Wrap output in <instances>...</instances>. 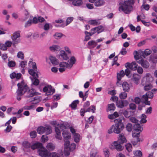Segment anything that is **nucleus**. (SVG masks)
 I'll return each instance as SVG.
<instances>
[{"mask_svg":"<svg viewBox=\"0 0 157 157\" xmlns=\"http://www.w3.org/2000/svg\"><path fill=\"white\" fill-rule=\"evenodd\" d=\"M18 89L17 93L18 96H21L27 92L26 97H31L34 95H36V91L33 89L29 90V88L26 85H25L23 81L21 82L18 83L17 84Z\"/></svg>","mask_w":157,"mask_h":157,"instance_id":"nucleus-1","label":"nucleus"},{"mask_svg":"<svg viewBox=\"0 0 157 157\" xmlns=\"http://www.w3.org/2000/svg\"><path fill=\"white\" fill-rule=\"evenodd\" d=\"M134 0L121 1L120 3L119 10L126 14L129 13L133 9L132 5L134 3Z\"/></svg>","mask_w":157,"mask_h":157,"instance_id":"nucleus-2","label":"nucleus"},{"mask_svg":"<svg viewBox=\"0 0 157 157\" xmlns=\"http://www.w3.org/2000/svg\"><path fill=\"white\" fill-rule=\"evenodd\" d=\"M32 69L29 70V73L33 76V78L31 77H30V78L32 81V84L35 86H37L40 82L39 80L37 78L39 77L38 75H40V73L37 71L36 64L35 63L32 65Z\"/></svg>","mask_w":157,"mask_h":157,"instance_id":"nucleus-3","label":"nucleus"},{"mask_svg":"<svg viewBox=\"0 0 157 157\" xmlns=\"http://www.w3.org/2000/svg\"><path fill=\"white\" fill-rule=\"evenodd\" d=\"M115 124L113 125L114 127V132L117 134H119L123 130L124 125L121 118L117 119L114 120Z\"/></svg>","mask_w":157,"mask_h":157,"instance_id":"nucleus-4","label":"nucleus"},{"mask_svg":"<svg viewBox=\"0 0 157 157\" xmlns=\"http://www.w3.org/2000/svg\"><path fill=\"white\" fill-rule=\"evenodd\" d=\"M126 67V69L125 70V72L123 70H122L120 73H117V84L118 86L119 84V81L121 80V78L123 77L125 75L129 77L130 74H131V70L128 67Z\"/></svg>","mask_w":157,"mask_h":157,"instance_id":"nucleus-5","label":"nucleus"},{"mask_svg":"<svg viewBox=\"0 0 157 157\" xmlns=\"http://www.w3.org/2000/svg\"><path fill=\"white\" fill-rule=\"evenodd\" d=\"M153 81V78L149 73H147L142 80L141 84L142 85H145V84H151Z\"/></svg>","mask_w":157,"mask_h":157,"instance_id":"nucleus-6","label":"nucleus"},{"mask_svg":"<svg viewBox=\"0 0 157 157\" xmlns=\"http://www.w3.org/2000/svg\"><path fill=\"white\" fill-rule=\"evenodd\" d=\"M63 136L64 141V145H68L70 144L69 140L71 139V133L69 131L65 130L63 131L62 133Z\"/></svg>","mask_w":157,"mask_h":157,"instance_id":"nucleus-7","label":"nucleus"},{"mask_svg":"<svg viewBox=\"0 0 157 157\" xmlns=\"http://www.w3.org/2000/svg\"><path fill=\"white\" fill-rule=\"evenodd\" d=\"M66 128V126L63 124H60L59 125V127H55V131L56 134V137L57 139L60 140L62 139L60 131L61 130H63Z\"/></svg>","mask_w":157,"mask_h":157,"instance_id":"nucleus-8","label":"nucleus"},{"mask_svg":"<svg viewBox=\"0 0 157 157\" xmlns=\"http://www.w3.org/2000/svg\"><path fill=\"white\" fill-rule=\"evenodd\" d=\"M38 153L39 155L42 157H49L50 153L42 146L38 150Z\"/></svg>","mask_w":157,"mask_h":157,"instance_id":"nucleus-9","label":"nucleus"},{"mask_svg":"<svg viewBox=\"0 0 157 157\" xmlns=\"http://www.w3.org/2000/svg\"><path fill=\"white\" fill-rule=\"evenodd\" d=\"M122 144L116 141L111 144L110 148L112 150L116 149L118 151H121L124 148Z\"/></svg>","mask_w":157,"mask_h":157,"instance_id":"nucleus-10","label":"nucleus"},{"mask_svg":"<svg viewBox=\"0 0 157 157\" xmlns=\"http://www.w3.org/2000/svg\"><path fill=\"white\" fill-rule=\"evenodd\" d=\"M140 133V132L136 133V132H133L132 133V136L133 139L132 141V143L134 146L140 144L139 142L140 140L139 138Z\"/></svg>","mask_w":157,"mask_h":157,"instance_id":"nucleus-11","label":"nucleus"},{"mask_svg":"<svg viewBox=\"0 0 157 157\" xmlns=\"http://www.w3.org/2000/svg\"><path fill=\"white\" fill-rule=\"evenodd\" d=\"M20 31L15 32L13 33V36H12V39L13 40L12 43L13 45L17 44L20 42V40L19 39L17 40V39L20 37Z\"/></svg>","mask_w":157,"mask_h":157,"instance_id":"nucleus-12","label":"nucleus"},{"mask_svg":"<svg viewBox=\"0 0 157 157\" xmlns=\"http://www.w3.org/2000/svg\"><path fill=\"white\" fill-rule=\"evenodd\" d=\"M137 62L144 68H148L150 66L149 62L147 60L144 59L142 58H141L140 60L137 61Z\"/></svg>","mask_w":157,"mask_h":157,"instance_id":"nucleus-13","label":"nucleus"},{"mask_svg":"<svg viewBox=\"0 0 157 157\" xmlns=\"http://www.w3.org/2000/svg\"><path fill=\"white\" fill-rule=\"evenodd\" d=\"M137 66V64L135 62H132L131 63H127L125 65V67H128L130 70H136Z\"/></svg>","mask_w":157,"mask_h":157,"instance_id":"nucleus-14","label":"nucleus"},{"mask_svg":"<svg viewBox=\"0 0 157 157\" xmlns=\"http://www.w3.org/2000/svg\"><path fill=\"white\" fill-rule=\"evenodd\" d=\"M153 97V92L151 91L147 92L144 95L142 96L143 98L146 101H148V98H152Z\"/></svg>","mask_w":157,"mask_h":157,"instance_id":"nucleus-15","label":"nucleus"},{"mask_svg":"<svg viewBox=\"0 0 157 157\" xmlns=\"http://www.w3.org/2000/svg\"><path fill=\"white\" fill-rule=\"evenodd\" d=\"M21 74L20 73H16L13 72L10 74V77L12 79L16 78V80H17L21 78Z\"/></svg>","mask_w":157,"mask_h":157,"instance_id":"nucleus-16","label":"nucleus"},{"mask_svg":"<svg viewBox=\"0 0 157 157\" xmlns=\"http://www.w3.org/2000/svg\"><path fill=\"white\" fill-rule=\"evenodd\" d=\"M117 141L123 144L126 142V140L124 135L120 134Z\"/></svg>","mask_w":157,"mask_h":157,"instance_id":"nucleus-17","label":"nucleus"},{"mask_svg":"<svg viewBox=\"0 0 157 157\" xmlns=\"http://www.w3.org/2000/svg\"><path fill=\"white\" fill-rule=\"evenodd\" d=\"M123 90L124 92H128L130 90V86L128 83L126 82H124L122 84Z\"/></svg>","mask_w":157,"mask_h":157,"instance_id":"nucleus-18","label":"nucleus"},{"mask_svg":"<svg viewBox=\"0 0 157 157\" xmlns=\"http://www.w3.org/2000/svg\"><path fill=\"white\" fill-rule=\"evenodd\" d=\"M140 78V76L139 75L137 74H134L133 75V78L132 79L134 81L136 84H138Z\"/></svg>","mask_w":157,"mask_h":157,"instance_id":"nucleus-19","label":"nucleus"},{"mask_svg":"<svg viewBox=\"0 0 157 157\" xmlns=\"http://www.w3.org/2000/svg\"><path fill=\"white\" fill-rule=\"evenodd\" d=\"M143 128L140 126V124H135L133 126L134 130L136 132H140L143 130Z\"/></svg>","mask_w":157,"mask_h":157,"instance_id":"nucleus-20","label":"nucleus"},{"mask_svg":"<svg viewBox=\"0 0 157 157\" xmlns=\"http://www.w3.org/2000/svg\"><path fill=\"white\" fill-rule=\"evenodd\" d=\"M49 59L51 63L53 65H56L58 64V60L55 57L51 56L49 57Z\"/></svg>","mask_w":157,"mask_h":157,"instance_id":"nucleus-21","label":"nucleus"},{"mask_svg":"<svg viewBox=\"0 0 157 157\" xmlns=\"http://www.w3.org/2000/svg\"><path fill=\"white\" fill-rule=\"evenodd\" d=\"M59 66L61 67H63L65 68H71L72 67V65H71L70 64L66 62H61L59 64Z\"/></svg>","mask_w":157,"mask_h":157,"instance_id":"nucleus-22","label":"nucleus"},{"mask_svg":"<svg viewBox=\"0 0 157 157\" xmlns=\"http://www.w3.org/2000/svg\"><path fill=\"white\" fill-rule=\"evenodd\" d=\"M44 133H45L47 135H49L52 133V130L50 126H47L44 127Z\"/></svg>","mask_w":157,"mask_h":157,"instance_id":"nucleus-23","label":"nucleus"},{"mask_svg":"<svg viewBox=\"0 0 157 157\" xmlns=\"http://www.w3.org/2000/svg\"><path fill=\"white\" fill-rule=\"evenodd\" d=\"M42 146V144L41 143L39 142H37L33 145L31 144V148L33 150H34L36 148H38V149L40 148Z\"/></svg>","mask_w":157,"mask_h":157,"instance_id":"nucleus-24","label":"nucleus"},{"mask_svg":"<svg viewBox=\"0 0 157 157\" xmlns=\"http://www.w3.org/2000/svg\"><path fill=\"white\" fill-rule=\"evenodd\" d=\"M69 145H65V148L64 150V154L66 156H68L70 154V152L71 151L70 150V148L69 147Z\"/></svg>","mask_w":157,"mask_h":157,"instance_id":"nucleus-25","label":"nucleus"},{"mask_svg":"<svg viewBox=\"0 0 157 157\" xmlns=\"http://www.w3.org/2000/svg\"><path fill=\"white\" fill-rule=\"evenodd\" d=\"M55 92V90L53 88L52 86L50 85H49V90H48V93H46L45 94V95H49L50 94H53L54 92Z\"/></svg>","mask_w":157,"mask_h":157,"instance_id":"nucleus-26","label":"nucleus"},{"mask_svg":"<svg viewBox=\"0 0 157 157\" xmlns=\"http://www.w3.org/2000/svg\"><path fill=\"white\" fill-rule=\"evenodd\" d=\"M60 56L63 59L67 60L68 59L67 54L64 51H61L60 52Z\"/></svg>","mask_w":157,"mask_h":157,"instance_id":"nucleus-27","label":"nucleus"},{"mask_svg":"<svg viewBox=\"0 0 157 157\" xmlns=\"http://www.w3.org/2000/svg\"><path fill=\"white\" fill-rule=\"evenodd\" d=\"M79 101L78 100L74 101L70 106L71 107L72 109H76L77 107V105L78 104Z\"/></svg>","mask_w":157,"mask_h":157,"instance_id":"nucleus-28","label":"nucleus"},{"mask_svg":"<svg viewBox=\"0 0 157 157\" xmlns=\"http://www.w3.org/2000/svg\"><path fill=\"white\" fill-rule=\"evenodd\" d=\"M83 3V2L82 0H75L73 1V5L75 6H81Z\"/></svg>","mask_w":157,"mask_h":157,"instance_id":"nucleus-29","label":"nucleus"},{"mask_svg":"<svg viewBox=\"0 0 157 157\" xmlns=\"http://www.w3.org/2000/svg\"><path fill=\"white\" fill-rule=\"evenodd\" d=\"M22 145L24 147L25 149H28L31 147V144L28 141H25L23 142Z\"/></svg>","mask_w":157,"mask_h":157,"instance_id":"nucleus-30","label":"nucleus"},{"mask_svg":"<svg viewBox=\"0 0 157 157\" xmlns=\"http://www.w3.org/2000/svg\"><path fill=\"white\" fill-rule=\"evenodd\" d=\"M152 53V52L149 49H146L142 55V56L145 58V56H148L149 55Z\"/></svg>","mask_w":157,"mask_h":157,"instance_id":"nucleus-31","label":"nucleus"},{"mask_svg":"<svg viewBox=\"0 0 157 157\" xmlns=\"http://www.w3.org/2000/svg\"><path fill=\"white\" fill-rule=\"evenodd\" d=\"M89 23L93 25H99L100 22L99 20H89Z\"/></svg>","mask_w":157,"mask_h":157,"instance_id":"nucleus-32","label":"nucleus"},{"mask_svg":"<svg viewBox=\"0 0 157 157\" xmlns=\"http://www.w3.org/2000/svg\"><path fill=\"white\" fill-rule=\"evenodd\" d=\"M46 147L48 149L49 151H52L55 148V145L52 143H48L46 146Z\"/></svg>","mask_w":157,"mask_h":157,"instance_id":"nucleus-33","label":"nucleus"},{"mask_svg":"<svg viewBox=\"0 0 157 157\" xmlns=\"http://www.w3.org/2000/svg\"><path fill=\"white\" fill-rule=\"evenodd\" d=\"M144 86V89L145 91H147L151 89L153 87L151 84H145V85H142Z\"/></svg>","mask_w":157,"mask_h":157,"instance_id":"nucleus-34","label":"nucleus"},{"mask_svg":"<svg viewBox=\"0 0 157 157\" xmlns=\"http://www.w3.org/2000/svg\"><path fill=\"white\" fill-rule=\"evenodd\" d=\"M49 49L51 51H58L60 50V47L58 45H54L49 47Z\"/></svg>","mask_w":157,"mask_h":157,"instance_id":"nucleus-35","label":"nucleus"},{"mask_svg":"<svg viewBox=\"0 0 157 157\" xmlns=\"http://www.w3.org/2000/svg\"><path fill=\"white\" fill-rule=\"evenodd\" d=\"M105 3L103 0H98L95 3V5L96 6H99L103 5Z\"/></svg>","mask_w":157,"mask_h":157,"instance_id":"nucleus-36","label":"nucleus"},{"mask_svg":"<svg viewBox=\"0 0 157 157\" xmlns=\"http://www.w3.org/2000/svg\"><path fill=\"white\" fill-rule=\"evenodd\" d=\"M37 131L38 133L40 134H42L44 133V127L40 126L38 127L37 129Z\"/></svg>","mask_w":157,"mask_h":157,"instance_id":"nucleus-37","label":"nucleus"},{"mask_svg":"<svg viewBox=\"0 0 157 157\" xmlns=\"http://www.w3.org/2000/svg\"><path fill=\"white\" fill-rule=\"evenodd\" d=\"M88 44L92 46V48H94L97 45V43L94 40H91L88 43Z\"/></svg>","mask_w":157,"mask_h":157,"instance_id":"nucleus-38","label":"nucleus"},{"mask_svg":"<svg viewBox=\"0 0 157 157\" xmlns=\"http://www.w3.org/2000/svg\"><path fill=\"white\" fill-rule=\"evenodd\" d=\"M125 147L127 151L129 152H131L132 150V145L129 143L126 144Z\"/></svg>","mask_w":157,"mask_h":157,"instance_id":"nucleus-39","label":"nucleus"},{"mask_svg":"<svg viewBox=\"0 0 157 157\" xmlns=\"http://www.w3.org/2000/svg\"><path fill=\"white\" fill-rule=\"evenodd\" d=\"M85 33L86 35L84 41H86L90 39V36H90L91 34L90 32H88L86 31H85Z\"/></svg>","mask_w":157,"mask_h":157,"instance_id":"nucleus-40","label":"nucleus"},{"mask_svg":"<svg viewBox=\"0 0 157 157\" xmlns=\"http://www.w3.org/2000/svg\"><path fill=\"white\" fill-rule=\"evenodd\" d=\"M80 135L78 133H75L74 134V139L76 143H78L79 140Z\"/></svg>","mask_w":157,"mask_h":157,"instance_id":"nucleus-41","label":"nucleus"},{"mask_svg":"<svg viewBox=\"0 0 157 157\" xmlns=\"http://www.w3.org/2000/svg\"><path fill=\"white\" fill-rule=\"evenodd\" d=\"M102 27H103L102 26H99L96 27L94 28L93 30H96V31H97V33L98 34H99L103 31V30L102 29Z\"/></svg>","mask_w":157,"mask_h":157,"instance_id":"nucleus-42","label":"nucleus"},{"mask_svg":"<svg viewBox=\"0 0 157 157\" xmlns=\"http://www.w3.org/2000/svg\"><path fill=\"white\" fill-rule=\"evenodd\" d=\"M134 155V156L133 157H141L142 154L141 151L137 150L135 152Z\"/></svg>","mask_w":157,"mask_h":157,"instance_id":"nucleus-43","label":"nucleus"},{"mask_svg":"<svg viewBox=\"0 0 157 157\" xmlns=\"http://www.w3.org/2000/svg\"><path fill=\"white\" fill-rule=\"evenodd\" d=\"M105 157H109V150L107 148H105L103 150Z\"/></svg>","mask_w":157,"mask_h":157,"instance_id":"nucleus-44","label":"nucleus"},{"mask_svg":"<svg viewBox=\"0 0 157 157\" xmlns=\"http://www.w3.org/2000/svg\"><path fill=\"white\" fill-rule=\"evenodd\" d=\"M117 106L119 108H123L122 100H119L116 102Z\"/></svg>","mask_w":157,"mask_h":157,"instance_id":"nucleus-45","label":"nucleus"},{"mask_svg":"<svg viewBox=\"0 0 157 157\" xmlns=\"http://www.w3.org/2000/svg\"><path fill=\"white\" fill-rule=\"evenodd\" d=\"M119 97L121 99H125L127 97V94L125 92H121L119 95Z\"/></svg>","mask_w":157,"mask_h":157,"instance_id":"nucleus-46","label":"nucleus"},{"mask_svg":"<svg viewBox=\"0 0 157 157\" xmlns=\"http://www.w3.org/2000/svg\"><path fill=\"white\" fill-rule=\"evenodd\" d=\"M122 114L126 118H129L131 115L128 112L127 110H125L121 112Z\"/></svg>","mask_w":157,"mask_h":157,"instance_id":"nucleus-47","label":"nucleus"},{"mask_svg":"<svg viewBox=\"0 0 157 157\" xmlns=\"http://www.w3.org/2000/svg\"><path fill=\"white\" fill-rule=\"evenodd\" d=\"M133 54L134 55V58L137 61L140 60L141 59L139 57V54L137 51H134L133 53Z\"/></svg>","mask_w":157,"mask_h":157,"instance_id":"nucleus-48","label":"nucleus"},{"mask_svg":"<svg viewBox=\"0 0 157 157\" xmlns=\"http://www.w3.org/2000/svg\"><path fill=\"white\" fill-rule=\"evenodd\" d=\"M126 129L128 132H130L132 129V124L128 123L126 126Z\"/></svg>","mask_w":157,"mask_h":157,"instance_id":"nucleus-49","label":"nucleus"},{"mask_svg":"<svg viewBox=\"0 0 157 157\" xmlns=\"http://www.w3.org/2000/svg\"><path fill=\"white\" fill-rule=\"evenodd\" d=\"M108 109L109 111L113 110L114 111L115 109V105L114 103H112V104H109Z\"/></svg>","mask_w":157,"mask_h":157,"instance_id":"nucleus-50","label":"nucleus"},{"mask_svg":"<svg viewBox=\"0 0 157 157\" xmlns=\"http://www.w3.org/2000/svg\"><path fill=\"white\" fill-rule=\"evenodd\" d=\"M15 65L16 63L15 62L12 60L9 61L8 63V65L10 67H13Z\"/></svg>","mask_w":157,"mask_h":157,"instance_id":"nucleus-51","label":"nucleus"},{"mask_svg":"<svg viewBox=\"0 0 157 157\" xmlns=\"http://www.w3.org/2000/svg\"><path fill=\"white\" fill-rule=\"evenodd\" d=\"M62 34L60 33H56L54 35L55 39H60L62 36Z\"/></svg>","mask_w":157,"mask_h":157,"instance_id":"nucleus-52","label":"nucleus"},{"mask_svg":"<svg viewBox=\"0 0 157 157\" xmlns=\"http://www.w3.org/2000/svg\"><path fill=\"white\" fill-rule=\"evenodd\" d=\"M129 109L132 110H135L136 106L135 104L133 103H131L129 104Z\"/></svg>","mask_w":157,"mask_h":157,"instance_id":"nucleus-53","label":"nucleus"},{"mask_svg":"<svg viewBox=\"0 0 157 157\" xmlns=\"http://www.w3.org/2000/svg\"><path fill=\"white\" fill-rule=\"evenodd\" d=\"M70 65L71 66L72 65V66L75 63L76 61V59L74 56H72L71 58L70 59Z\"/></svg>","mask_w":157,"mask_h":157,"instance_id":"nucleus-54","label":"nucleus"},{"mask_svg":"<svg viewBox=\"0 0 157 157\" xmlns=\"http://www.w3.org/2000/svg\"><path fill=\"white\" fill-rule=\"evenodd\" d=\"M130 121L132 123L136 124L138 123V121L135 117H131L129 118Z\"/></svg>","mask_w":157,"mask_h":157,"instance_id":"nucleus-55","label":"nucleus"},{"mask_svg":"<svg viewBox=\"0 0 157 157\" xmlns=\"http://www.w3.org/2000/svg\"><path fill=\"white\" fill-rule=\"evenodd\" d=\"M17 56L18 58H21V59H24V55L22 52H19Z\"/></svg>","mask_w":157,"mask_h":157,"instance_id":"nucleus-56","label":"nucleus"},{"mask_svg":"<svg viewBox=\"0 0 157 157\" xmlns=\"http://www.w3.org/2000/svg\"><path fill=\"white\" fill-rule=\"evenodd\" d=\"M30 135L31 138H35L36 136V132L35 131H33L30 132Z\"/></svg>","mask_w":157,"mask_h":157,"instance_id":"nucleus-57","label":"nucleus"},{"mask_svg":"<svg viewBox=\"0 0 157 157\" xmlns=\"http://www.w3.org/2000/svg\"><path fill=\"white\" fill-rule=\"evenodd\" d=\"M48 139V137L46 135H43L41 138V140L42 142H46Z\"/></svg>","mask_w":157,"mask_h":157,"instance_id":"nucleus-58","label":"nucleus"},{"mask_svg":"<svg viewBox=\"0 0 157 157\" xmlns=\"http://www.w3.org/2000/svg\"><path fill=\"white\" fill-rule=\"evenodd\" d=\"M60 95L59 94H56L53 95V101H55V100H59L60 98Z\"/></svg>","mask_w":157,"mask_h":157,"instance_id":"nucleus-59","label":"nucleus"},{"mask_svg":"<svg viewBox=\"0 0 157 157\" xmlns=\"http://www.w3.org/2000/svg\"><path fill=\"white\" fill-rule=\"evenodd\" d=\"M34 107V105H32L30 106H25L23 107V109L25 110H30L33 109Z\"/></svg>","mask_w":157,"mask_h":157,"instance_id":"nucleus-60","label":"nucleus"},{"mask_svg":"<svg viewBox=\"0 0 157 157\" xmlns=\"http://www.w3.org/2000/svg\"><path fill=\"white\" fill-rule=\"evenodd\" d=\"M49 157H61L58 154H57L55 152L50 153Z\"/></svg>","mask_w":157,"mask_h":157,"instance_id":"nucleus-61","label":"nucleus"},{"mask_svg":"<svg viewBox=\"0 0 157 157\" xmlns=\"http://www.w3.org/2000/svg\"><path fill=\"white\" fill-rule=\"evenodd\" d=\"M68 147L70 148V150L72 151L75 149L76 147V144L74 143H72L70 146L69 145Z\"/></svg>","mask_w":157,"mask_h":157,"instance_id":"nucleus-62","label":"nucleus"},{"mask_svg":"<svg viewBox=\"0 0 157 157\" xmlns=\"http://www.w3.org/2000/svg\"><path fill=\"white\" fill-rule=\"evenodd\" d=\"M7 48L6 45L3 44H0V49L2 50L5 51L7 50Z\"/></svg>","mask_w":157,"mask_h":157,"instance_id":"nucleus-63","label":"nucleus"},{"mask_svg":"<svg viewBox=\"0 0 157 157\" xmlns=\"http://www.w3.org/2000/svg\"><path fill=\"white\" fill-rule=\"evenodd\" d=\"M135 102L137 104H140L141 102V99L139 97H136L134 99Z\"/></svg>","mask_w":157,"mask_h":157,"instance_id":"nucleus-64","label":"nucleus"}]
</instances>
